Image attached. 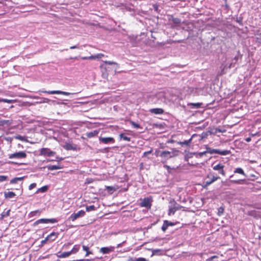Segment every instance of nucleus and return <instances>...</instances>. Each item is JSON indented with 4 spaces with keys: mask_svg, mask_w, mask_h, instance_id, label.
I'll use <instances>...</instances> for the list:
<instances>
[{
    "mask_svg": "<svg viewBox=\"0 0 261 261\" xmlns=\"http://www.w3.org/2000/svg\"><path fill=\"white\" fill-rule=\"evenodd\" d=\"M169 203L170 205L169 206L168 216L174 215L177 211L183 208V206L178 204L174 199H171Z\"/></svg>",
    "mask_w": 261,
    "mask_h": 261,
    "instance_id": "1",
    "label": "nucleus"
},
{
    "mask_svg": "<svg viewBox=\"0 0 261 261\" xmlns=\"http://www.w3.org/2000/svg\"><path fill=\"white\" fill-rule=\"evenodd\" d=\"M212 167L214 170L217 171L223 176H226V172L224 170L225 166L223 163L215 162L212 164Z\"/></svg>",
    "mask_w": 261,
    "mask_h": 261,
    "instance_id": "2",
    "label": "nucleus"
},
{
    "mask_svg": "<svg viewBox=\"0 0 261 261\" xmlns=\"http://www.w3.org/2000/svg\"><path fill=\"white\" fill-rule=\"evenodd\" d=\"M141 202L139 203V206L141 207H146L148 210H150L152 206V202L153 198L151 196L140 199Z\"/></svg>",
    "mask_w": 261,
    "mask_h": 261,
    "instance_id": "3",
    "label": "nucleus"
},
{
    "mask_svg": "<svg viewBox=\"0 0 261 261\" xmlns=\"http://www.w3.org/2000/svg\"><path fill=\"white\" fill-rule=\"evenodd\" d=\"M206 152L211 154L217 153L222 155H226L230 153V151L228 150H220L216 149H213L211 148H207Z\"/></svg>",
    "mask_w": 261,
    "mask_h": 261,
    "instance_id": "4",
    "label": "nucleus"
},
{
    "mask_svg": "<svg viewBox=\"0 0 261 261\" xmlns=\"http://www.w3.org/2000/svg\"><path fill=\"white\" fill-rule=\"evenodd\" d=\"M27 155L25 151H21L19 152H16L14 153L10 154L8 155L9 159H25Z\"/></svg>",
    "mask_w": 261,
    "mask_h": 261,
    "instance_id": "5",
    "label": "nucleus"
},
{
    "mask_svg": "<svg viewBox=\"0 0 261 261\" xmlns=\"http://www.w3.org/2000/svg\"><path fill=\"white\" fill-rule=\"evenodd\" d=\"M56 154V152L54 151H51L50 149L48 148H42L40 150V155L47 156H53Z\"/></svg>",
    "mask_w": 261,
    "mask_h": 261,
    "instance_id": "6",
    "label": "nucleus"
},
{
    "mask_svg": "<svg viewBox=\"0 0 261 261\" xmlns=\"http://www.w3.org/2000/svg\"><path fill=\"white\" fill-rule=\"evenodd\" d=\"M57 222H58V220H57L55 218H51V219L43 218V219H39V220L36 221L34 223L33 225H34V226H36V225H38L40 223H57Z\"/></svg>",
    "mask_w": 261,
    "mask_h": 261,
    "instance_id": "7",
    "label": "nucleus"
},
{
    "mask_svg": "<svg viewBox=\"0 0 261 261\" xmlns=\"http://www.w3.org/2000/svg\"><path fill=\"white\" fill-rule=\"evenodd\" d=\"M206 178L210 179L208 180H206L204 182L205 186H208L220 178V177L218 176H215L212 174H209L206 176Z\"/></svg>",
    "mask_w": 261,
    "mask_h": 261,
    "instance_id": "8",
    "label": "nucleus"
},
{
    "mask_svg": "<svg viewBox=\"0 0 261 261\" xmlns=\"http://www.w3.org/2000/svg\"><path fill=\"white\" fill-rule=\"evenodd\" d=\"M85 212L84 210L79 211L76 213H73L69 217V219L72 221H74L77 218L83 217L85 215Z\"/></svg>",
    "mask_w": 261,
    "mask_h": 261,
    "instance_id": "9",
    "label": "nucleus"
},
{
    "mask_svg": "<svg viewBox=\"0 0 261 261\" xmlns=\"http://www.w3.org/2000/svg\"><path fill=\"white\" fill-rule=\"evenodd\" d=\"M40 92L44 93H47L49 94H62V95H66V96L72 94L69 92L60 91V90L41 91Z\"/></svg>",
    "mask_w": 261,
    "mask_h": 261,
    "instance_id": "10",
    "label": "nucleus"
},
{
    "mask_svg": "<svg viewBox=\"0 0 261 261\" xmlns=\"http://www.w3.org/2000/svg\"><path fill=\"white\" fill-rule=\"evenodd\" d=\"M99 141L103 144L114 143L115 140L113 137H101L99 138Z\"/></svg>",
    "mask_w": 261,
    "mask_h": 261,
    "instance_id": "11",
    "label": "nucleus"
},
{
    "mask_svg": "<svg viewBox=\"0 0 261 261\" xmlns=\"http://www.w3.org/2000/svg\"><path fill=\"white\" fill-rule=\"evenodd\" d=\"M115 248L114 247H102L100 249V252L102 254H108L111 252H113L114 251Z\"/></svg>",
    "mask_w": 261,
    "mask_h": 261,
    "instance_id": "12",
    "label": "nucleus"
},
{
    "mask_svg": "<svg viewBox=\"0 0 261 261\" xmlns=\"http://www.w3.org/2000/svg\"><path fill=\"white\" fill-rule=\"evenodd\" d=\"M149 112L152 114L161 115L164 113V110L162 108H153L150 109Z\"/></svg>",
    "mask_w": 261,
    "mask_h": 261,
    "instance_id": "13",
    "label": "nucleus"
},
{
    "mask_svg": "<svg viewBox=\"0 0 261 261\" xmlns=\"http://www.w3.org/2000/svg\"><path fill=\"white\" fill-rule=\"evenodd\" d=\"M99 130H94L93 131L87 133L86 134V136L88 138H93V137L97 136L98 134H99Z\"/></svg>",
    "mask_w": 261,
    "mask_h": 261,
    "instance_id": "14",
    "label": "nucleus"
},
{
    "mask_svg": "<svg viewBox=\"0 0 261 261\" xmlns=\"http://www.w3.org/2000/svg\"><path fill=\"white\" fill-rule=\"evenodd\" d=\"M59 235L58 232H53L48 235L46 237H48V240L50 242L54 241L55 240Z\"/></svg>",
    "mask_w": 261,
    "mask_h": 261,
    "instance_id": "15",
    "label": "nucleus"
},
{
    "mask_svg": "<svg viewBox=\"0 0 261 261\" xmlns=\"http://www.w3.org/2000/svg\"><path fill=\"white\" fill-rule=\"evenodd\" d=\"M11 209L8 210L7 211H3L2 213L1 214L0 216V220H3L4 218L10 216V215Z\"/></svg>",
    "mask_w": 261,
    "mask_h": 261,
    "instance_id": "16",
    "label": "nucleus"
},
{
    "mask_svg": "<svg viewBox=\"0 0 261 261\" xmlns=\"http://www.w3.org/2000/svg\"><path fill=\"white\" fill-rule=\"evenodd\" d=\"M83 250L86 251L85 256H87L90 254H93L92 252L90 250V247L88 246L85 245L84 244L82 245Z\"/></svg>",
    "mask_w": 261,
    "mask_h": 261,
    "instance_id": "17",
    "label": "nucleus"
},
{
    "mask_svg": "<svg viewBox=\"0 0 261 261\" xmlns=\"http://www.w3.org/2000/svg\"><path fill=\"white\" fill-rule=\"evenodd\" d=\"M71 254L70 251L64 252L60 253V254H58L57 256L59 258H65L69 256Z\"/></svg>",
    "mask_w": 261,
    "mask_h": 261,
    "instance_id": "18",
    "label": "nucleus"
},
{
    "mask_svg": "<svg viewBox=\"0 0 261 261\" xmlns=\"http://www.w3.org/2000/svg\"><path fill=\"white\" fill-rule=\"evenodd\" d=\"M4 196L6 198H11L16 196V194L13 192H8L4 193Z\"/></svg>",
    "mask_w": 261,
    "mask_h": 261,
    "instance_id": "19",
    "label": "nucleus"
},
{
    "mask_svg": "<svg viewBox=\"0 0 261 261\" xmlns=\"http://www.w3.org/2000/svg\"><path fill=\"white\" fill-rule=\"evenodd\" d=\"M80 248V245H79V244H76V245H74V246L73 247V248L71 249V250L70 251L71 254H72H72L76 253L79 251Z\"/></svg>",
    "mask_w": 261,
    "mask_h": 261,
    "instance_id": "20",
    "label": "nucleus"
},
{
    "mask_svg": "<svg viewBox=\"0 0 261 261\" xmlns=\"http://www.w3.org/2000/svg\"><path fill=\"white\" fill-rule=\"evenodd\" d=\"M24 176L20 177H15L10 180V184H16L18 181H22L24 179Z\"/></svg>",
    "mask_w": 261,
    "mask_h": 261,
    "instance_id": "21",
    "label": "nucleus"
},
{
    "mask_svg": "<svg viewBox=\"0 0 261 261\" xmlns=\"http://www.w3.org/2000/svg\"><path fill=\"white\" fill-rule=\"evenodd\" d=\"M42 210H36V211L31 212L30 213V215L31 217H33V216H39L40 215L41 213H42Z\"/></svg>",
    "mask_w": 261,
    "mask_h": 261,
    "instance_id": "22",
    "label": "nucleus"
},
{
    "mask_svg": "<svg viewBox=\"0 0 261 261\" xmlns=\"http://www.w3.org/2000/svg\"><path fill=\"white\" fill-rule=\"evenodd\" d=\"M64 148L67 150H75L76 147L73 146L70 143H66L64 146Z\"/></svg>",
    "mask_w": 261,
    "mask_h": 261,
    "instance_id": "23",
    "label": "nucleus"
},
{
    "mask_svg": "<svg viewBox=\"0 0 261 261\" xmlns=\"http://www.w3.org/2000/svg\"><path fill=\"white\" fill-rule=\"evenodd\" d=\"M47 168L49 170H54L60 169L62 167L60 165H49L47 167Z\"/></svg>",
    "mask_w": 261,
    "mask_h": 261,
    "instance_id": "24",
    "label": "nucleus"
},
{
    "mask_svg": "<svg viewBox=\"0 0 261 261\" xmlns=\"http://www.w3.org/2000/svg\"><path fill=\"white\" fill-rule=\"evenodd\" d=\"M245 179L230 180V182L236 184H243L244 183Z\"/></svg>",
    "mask_w": 261,
    "mask_h": 261,
    "instance_id": "25",
    "label": "nucleus"
},
{
    "mask_svg": "<svg viewBox=\"0 0 261 261\" xmlns=\"http://www.w3.org/2000/svg\"><path fill=\"white\" fill-rule=\"evenodd\" d=\"M234 173H239L244 176H246V174L244 171V170L241 168H237L234 170Z\"/></svg>",
    "mask_w": 261,
    "mask_h": 261,
    "instance_id": "26",
    "label": "nucleus"
},
{
    "mask_svg": "<svg viewBox=\"0 0 261 261\" xmlns=\"http://www.w3.org/2000/svg\"><path fill=\"white\" fill-rule=\"evenodd\" d=\"M48 190V186H43L42 187L40 188H39L36 193H39V192H41V193H44V192H45L47 191Z\"/></svg>",
    "mask_w": 261,
    "mask_h": 261,
    "instance_id": "27",
    "label": "nucleus"
},
{
    "mask_svg": "<svg viewBox=\"0 0 261 261\" xmlns=\"http://www.w3.org/2000/svg\"><path fill=\"white\" fill-rule=\"evenodd\" d=\"M119 137L120 139H122L123 140L126 141H130V138L126 136L125 134L121 133L119 135Z\"/></svg>",
    "mask_w": 261,
    "mask_h": 261,
    "instance_id": "28",
    "label": "nucleus"
},
{
    "mask_svg": "<svg viewBox=\"0 0 261 261\" xmlns=\"http://www.w3.org/2000/svg\"><path fill=\"white\" fill-rule=\"evenodd\" d=\"M128 261H148L147 259L144 257L139 258H130Z\"/></svg>",
    "mask_w": 261,
    "mask_h": 261,
    "instance_id": "29",
    "label": "nucleus"
},
{
    "mask_svg": "<svg viewBox=\"0 0 261 261\" xmlns=\"http://www.w3.org/2000/svg\"><path fill=\"white\" fill-rule=\"evenodd\" d=\"M118 188V187L116 188H115L113 186H106V189L108 191H110L112 193L113 192L115 191Z\"/></svg>",
    "mask_w": 261,
    "mask_h": 261,
    "instance_id": "30",
    "label": "nucleus"
},
{
    "mask_svg": "<svg viewBox=\"0 0 261 261\" xmlns=\"http://www.w3.org/2000/svg\"><path fill=\"white\" fill-rule=\"evenodd\" d=\"M192 138H191L190 139H189L188 140H185V141H184L183 142H178V144H180L181 145H186V146H189L190 143V142H191V140H192Z\"/></svg>",
    "mask_w": 261,
    "mask_h": 261,
    "instance_id": "31",
    "label": "nucleus"
},
{
    "mask_svg": "<svg viewBox=\"0 0 261 261\" xmlns=\"http://www.w3.org/2000/svg\"><path fill=\"white\" fill-rule=\"evenodd\" d=\"M171 152L169 151H163L161 154L160 156L164 158H167L168 155H170Z\"/></svg>",
    "mask_w": 261,
    "mask_h": 261,
    "instance_id": "32",
    "label": "nucleus"
},
{
    "mask_svg": "<svg viewBox=\"0 0 261 261\" xmlns=\"http://www.w3.org/2000/svg\"><path fill=\"white\" fill-rule=\"evenodd\" d=\"M86 210L87 212L93 211L96 210V208L94 205H91L89 206H87L86 207Z\"/></svg>",
    "mask_w": 261,
    "mask_h": 261,
    "instance_id": "33",
    "label": "nucleus"
},
{
    "mask_svg": "<svg viewBox=\"0 0 261 261\" xmlns=\"http://www.w3.org/2000/svg\"><path fill=\"white\" fill-rule=\"evenodd\" d=\"M14 101L12 99H8L5 98H0V102H4L8 103H13Z\"/></svg>",
    "mask_w": 261,
    "mask_h": 261,
    "instance_id": "34",
    "label": "nucleus"
},
{
    "mask_svg": "<svg viewBox=\"0 0 261 261\" xmlns=\"http://www.w3.org/2000/svg\"><path fill=\"white\" fill-rule=\"evenodd\" d=\"M129 122L134 128H141V127L140 126V125L139 124L135 123L134 121H133L131 120H129Z\"/></svg>",
    "mask_w": 261,
    "mask_h": 261,
    "instance_id": "35",
    "label": "nucleus"
},
{
    "mask_svg": "<svg viewBox=\"0 0 261 261\" xmlns=\"http://www.w3.org/2000/svg\"><path fill=\"white\" fill-rule=\"evenodd\" d=\"M105 64H108V65H116L117 67H119V64L113 61H104Z\"/></svg>",
    "mask_w": 261,
    "mask_h": 261,
    "instance_id": "36",
    "label": "nucleus"
},
{
    "mask_svg": "<svg viewBox=\"0 0 261 261\" xmlns=\"http://www.w3.org/2000/svg\"><path fill=\"white\" fill-rule=\"evenodd\" d=\"M224 211V208L223 206H221L218 208V216H221Z\"/></svg>",
    "mask_w": 261,
    "mask_h": 261,
    "instance_id": "37",
    "label": "nucleus"
},
{
    "mask_svg": "<svg viewBox=\"0 0 261 261\" xmlns=\"http://www.w3.org/2000/svg\"><path fill=\"white\" fill-rule=\"evenodd\" d=\"M104 56H105V55L103 54H101V53L98 54L96 55H93V57L94 58V59H100Z\"/></svg>",
    "mask_w": 261,
    "mask_h": 261,
    "instance_id": "38",
    "label": "nucleus"
},
{
    "mask_svg": "<svg viewBox=\"0 0 261 261\" xmlns=\"http://www.w3.org/2000/svg\"><path fill=\"white\" fill-rule=\"evenodd\" d=\"M8 120H3L1 118H0V126H3L5 125V124H7L8 123Z\"/></svg>",
    "mask_w": 261,
    "mask_h": 261,
    "instance_id": "39",
    "label": "nucleus"
},
{
    "mask_svg": "<svg viewBox=\"0 0 261 261\" xmlns=\"http://www.w3.org/2000/svg\"><path fill=\"white\" fill-rule=\"evenodd\" d=\"M161 229L163 232H165L166 231V230L168 229L167 225L165 223V221H164V222H163V224L162 226Z\"/></svg>",
    "mask_w": 261,
    "mask_h": 261,
    "instance_id": "40",
    "label": "nucleus"
},
{
    "mask_svg": "<svg viewBox=\"0 0 261 261\" xmlns=\"http://www.w3.org/2000/svg\"><path fill=\"white\" fill-rule=\"evenodd\" d=\"M172 21L176 24H178L180 22V20L178 18H172Z\"/></svg>",
    "mask_w": 261,
    "mask_h": 261,
    "instance_id": "41",
    "label": "nucleus"
},
{
    "mask_svg": "<svg viewBox=\"0 0 261 261\" xmlns=\"http://www.w3.org/2000/svg\"><path fill=\"white\" fill-rule=\"evenodd\" d=\"M191 106H194L195 107L197 108H199L201 107V103H190Z\"/></svg>",
    "mask_w": 261,
    "mask_h": 261,
    "instance_id": "42",
    "label": "nucleus"
},
{
    "mask_svg": "<svg viewBox=\"0 0 261 261\" xmlns=\"http://www.w3.org/2000/svg\"><path fill=\"white\" fill-rule=\"evenodd\" d=\"M16 139L19 140L20 141H25V137L22 136L21 135H18L16 137Z\"/></svg>",
    "mask_w": 261,
    "mask_h": 261,
    "instance_id": "43",
    "label": "nucleus"
},
{
    "mask_svg": "<svg viewBox=\"0 0 261 261\" xmlns=\"http://www.w3.org/2000/svg\"><path fill=\"white\" fill-rule=\"evenodd\" d=\"M7 179V176L5 175H0V182H3Z\"/></svg>",
    "mask_w": 261,
    "mask_h": 261,
    "instance_id": "44",
    "label": "nucleus"
},
{
    "mask_svg": "<svg viewBox=\"0 0 261 261\" xmlns=\"http://www.w3.org/2000/svg\"><path fill=\"white\" fill-rule=\"evenodd\" d=\"M82 60H93L94 58L93 57V55L89 57H83L81 58Z\"/></svg>",
    "mask_w": 261,
    "mask_h": 261,
    "instance_id": "45",
    "label": "nucleus"
},
{
    "mask_svg": "<svg viewBox=\"0 0 261 261\" xmlns=\"http://www.w3.org/2000/svg\"><path fill=\"white\" fill-rule=\"evenodd\" d=\"M37 185L36 183H32L29 186V189L30 190H32L33 189L36 188Z\"/></svg>",
    "mask_w": 261,
    "mask_h": 261,
    "instance_id": "46",
    "label": "nucleus"
},
{
    "mask_svg": "<svg viewBox=\"0 0 261 261\" xmlns=\"http://www.w3.org/2000/svg\"><path fill=\"white\" fill-rule=\"evenodd\" d=\"M165 223L167 224L168 227L170 226H174L175 224L173 222H169L168 220H164Z\"/></svg>",
    "mask_w": 261,
    "mask_h": 261,
    "instance_id": "47",
    "label": "nucleus"
},
{
    "mask_svg": "<svg viewBox=\"0 0 261 261\" xmlns=\"http://www.w3.org/2000/svg\"><path fill=\"white\" fill-rule=\"evenodd\" d=\"M49 241L48 240V237H46L44 240H43L41 241V245L43 246L46 243V242Z\"/></svg>",
    "mask_w": 261,
    "mask_h": 261,
    "instance_id": "48",
    "label": "nucleus"
},
{
    "mask_svg": "<svg viewBox=\"0 0 261 261\" xmlns=\"http://www.w3.org/2000/svg\"><path fill=\"white\" fill-rule=\"evenodd\" d=\"M152 152V149H151L150 150L148 151L144 152L143 153V156H146L148 154L151 153Z\"/></svg>",
    "mask_w": 261,
    "mask_h": 261,
    "instance_id": "49",
    "label": "nucleus"
},
{
    "mask_svg": "<svg viewBox=\"0 0 261 261\" xmlns=\"http://www.w3.org/2000/svg\"><path fill=\"white\" fill-rule=\"evenodd\" d=\"M218 258V256L217 255H214L213 256H211V257L207 258L206 259L207 261H212L214 258Z\"/></svg>",
    "mask_w": 261,
    "mask_h": 261,
    "instance_id": "50",
    "label": "nucleus"
},
{
    "mask_svg": "<svg viewBox=\"0 0 261 261\" xmlns=\"http://www.w3.org/2000/svg\"><path fill=\"white\" fill-rule=\"evenodd\" d=\"M43 101H42L43 102H47V103L50 101V100L49 99L46 98H43Z\"/></svg>",
    "mask_w": 261,
    "mask_h": 261,
    "instance_id": "51",
    "label": "nucleus"
},
{
    "mask_svg": "<svg viewBox=\"0 0 261 261\" xmlns=\"http://www.w3.org/2000/svg\"><path fill=\"white\" fill-rule=\"evenodd\" d=\"M164 167L166 168L168 171H169V170L171 169L170 167L167 165H165Z\"/></svg>",
    "mask_w": 261,
    "mask_h": 261,
    "instance_id": "52",
    "label": "nucleus"
},
{
    "mask_svg": "<svg viewBox=\"0 0 261 261\" xmlns=\"http://www.w3.org/2000/svg\"><path fill=\"white\" fill-rule=\"evenodd\" d=\"M245 140L247 142H249L251 141V138L250 137H248L245 139Z\"/></svg>",
    "mask_w": 261,
    "mask_h": 261,
    "instance_id": "53",
    "label": "nucleus"
},
{
    "mask_svg": "<svg viewBox=\"0 0 261 261\" xmlns=\"http://www.w3.org/2000/svg\"><path fill=\"white\" fill-rule=\"evenodd\" d=\"M77 48V47L76 46H75V45H74V46H70V49H75V48Z\"/></svg>",
    "mask_w": 261,
    "mask_h": 261,
    "instance_id": "54",
    "label": "nucleus"
},
{
    "mask_svg": "<svg viewBox=\"0 0 261 261\" xmlns=\"http://www.w3.org/2000/svg\"><path fill=\"white\" fill-rule=\"evenodd\" d=\"M56 159H57V161H61V160H62L63 159L61 158H59L58 156L56 157Z\"/></svg>",
    "mask_w": 261,
    "mask_h": 261,
    "instance_id": "55",
    "label": "nucleus"
},
{
    "mask_svg": "<svg viewBox=\"0 0 261 261\" xmlns=\"http://www.w3.org/2000/svg\"><path fill=\"white\" fill-rule=\"evenodd\" d=\"M205 153H206V151H204V152H200L199 153L200 155V156H202L204 154H205Z\"/></svg>",
    "mask_w": 261,
    "mask_h": 261,
    "instance_id": "56",
    "label": "nucleus"
},
{
    "mask_svg": "<svg viewBox=\"0 0 261 261\" xmlns=\"http://www.w3.org/2000/svg\"><path fill=\"white\" fill-rule=\"evenodd\" d=\"M69 59H77V57H70Z\"/></svg>",
    "mask_w": 261,
    "mask_h": 261,
    "instance_id": "57",
    "label": "nucleus"
},
{
    "mask_svg": "<svg viewBox=\"0 0 261 261\" xmlns=\"http://www.w3.org/2000/svg\"><path fill=\"white\" fill-rule=\"evenodd\" d=\"M46 257H47V256H41V257H40V258H40H40L43 259V258H46Z\"/></svg>",
    "mask_w": 261,
    "mask_h": 261,
    "instance_id": "58",
    "label": "nucleus"
},
{
    "mask_svg": "<svg viewBox=\"0 0 261 261\" xmlns=\"http://www.w3.org/2000/svg\"><path fill=\"white\" fill-rule=\"evenodd\" d=\"M71 244H72V243H68L67 245L69 246V245H71Z\"/></svg>",
    "mask_w": 261,
    "mask_h": 261,
    "instance_id": "59",
    "label": "nucleus"
},
{
    "mask_svg": "<svg viewBox=\"0 0 261 261\" xmlns=\"http://www.w3.org/2000/svg\"><path fill=\"white\" fill-rule=\"evenodd\" d=\"M251 135H252V136H254L255 134H252Z\"/></svg>",
    "mask_w": 261,
    "mask_h": 261,
    "instance_id": "60",
    "label": "nucleus"
},
{
    "mask_svg": "<svg viewBox=\"0 0 261 261\" xmlns=\"http://www.w3.org/2000/svg\"><path fill=\"white\" fill-rule=\"evenodd\" d=\"M120 244H119V245H118L117 247H119L120 246Z\"/></svg>",
    "mask_w": 261,
    "mask_h": 261,
    "instance_id": "61",
    "label": "nucleus"
}]
</instances>
